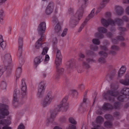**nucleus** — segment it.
<instances>
[{"instance_id": "f257e3e1", "label": "nucleus", "mask_w": 129, "mask_h": 129, "mask_svg": "<svg viewBox=\"0 0 129 129\" xmlns=\"http://www.w3.org/2000/svg\"><path fill=\"white\" fill-rule=\"evenodd\" d=\"M88 0H82L83 3L80 8L77 10L75 14L72 16L70 21V24L74 27L76 25L79 21L82 18L84 12V9Z\"/></svg>"}, {"instance_id": "f03ea898", "label": "nucleus", "mask_w": 129, "mask_h": 129, "mask_svg": "<svg viewBox=\"0 0 129 129\" xmlns=\"http://www.w3.org/2000/svg\"><path fill=\"white\" fill-rule=\"evenodd\" d=\"M53 98L52 92L49 91L41 101V104L43 107H45L50 104Z\"/></svg>"}, {"instance_id": "7ed1b4c3", "label": "nucleus", "mask_w": 129, "mask_h": 129, "mask_svg": "<svg viewBox=\"0 0 129 129\" xmlns=\"http://www.w3.org/2000/svg\"><path fill=\"white\" fill-rule=\"evenodd\" d=\"M2 60L3 63L7 67V70L10 72L11 71V68L10 66L11 65L12 62L11 55L9 53L6 54L2 58Z\"/></svg>"}, {"instance_id": "20e7f679", "label": "nucleus", "mask_w": 129, "mask_h": 129, "mask_svg": "<svg viewBox=\"0 0 129 129\" xmlns=\"http://www.w3.org/2000/svg\"><path fill=\"white\" fill-rule=\"evenodd\" d=\"M61 107L60 106L55 105L54 109L50 111V117L47 119L48 122H52L54 121L58 112L61 110Z\"/></svg>"}, {"instance_id": "39448f33", "label": "nucleus", "mask_w": 129, "mask_h": 129, "mask_svg": "<svg viewBox=\"0 0 129 129\" xmlns=\"http://www.w3.org/2000/svg\"><path fill=\"white\" fill-rule=\"evenodd\" d=\"M119 94L118 92L110 90H108L106 92H104L103 96L104 98L110 101H114V98L111 96L116 97Z\"/></svg>"}, {"instance_id": "423d86ee", "label": "nucleus", "mask_w": 129, "mask_h": 129, "mask_svg": "<svg viewBox=\"0 0 129 129\" xmlns=\"http://www.w3.org/2000/svg\"><path fill=\"white\" fill-rule=\"evenodd\" d=\"M45 89V83L44 82H41L39 84L38 87L37 96L38 98L41 99L43 97Z\"/></svg>"}, {"instance_id": "0eeeda50", "label": "nucleus", "mask_w": 129, "mask_h": 129, "mask_svg": "<svg viewBox=\"0 0 129 129\" xmlns=\"http://www.w3.org/2000/svg\"><path fill=\"white\" fill-rule=\"evenodd\" d=\"M9 107L8 106L3 104H0V111L1 115H0V119L4 118L5 116L8 115L9 114L8 111Z\"/></svg>"}, {"instance_id": "6e6552de", "label": "nucleus", "mask_w": 129, "mask_h": 129, "mask_svg": "<svg viewBox=\"0 0 129 129\" xmlns=\"http://www.w3.org/2000/svg\"><path fill=\"white\" fill-rule=\"evenodd\" d=\"M68 96H66L62 100L60 104L56 105H59L61 107L60 109L64 111H66L68 108V104L67 103L68 99Z\"/></svg>"}, {"instance_id": "1a4fd4ad", "label": "nucleus", "mask_w": 129, "mask_h": 129, "mask_svg": "<svg viewBox=\"0 0 129 129\" xmlns=\"http://www.w3.org/2000/svg\"><path fill=\"white\" fill-rule=\"evenodd\" d=\"M98 31L99 32L95 33L94 36L95 37L99 39H102L104 38V36L101 33H105L107 32V29L104 27H100L98 28Z\"/></svg>"}, {"instance_id": "9d476101", "label": "nucleus", "mask_w": 129, "mask_h": 129, "mask_svg": "<svg viewBox=\"0 0 129 129\" xmlns=\"http://www.w3.org/2000/svg\"><path fill=\"white\" fill-rule=\"evenodd\" d=\"M56 58L55 60V63L57 66H59L61 63L62 56L61 54L60 51L58 49L56 50Z\"/></svg>"}, {"instance_id": "9b49d317", "label": "nucleus", "mask_w": 129, "mask_h": 129, "mask_svg": "<svg viewBox=\"0 0 129 129\" xmlns=\"http://www.w3.org/2000/svg\"><path fill=\"white\" fill-rule=\"evenodd\" d=\"M18 48L17 55L19 57L22 55V48L23 46V38L19 37L18 39Z\"/></svg>"}, {"instance_id": "f8f14e48", "label": "nucleus", "mask_w": 129, "mask_h": 129, "mask_svg": "<svg viewBox=\"0 0 129 129\" xmlns=\"http://www.w3.org/2000/svg\"><path fill=\"white\" fill-rule=\"evenodd\" d=\"M46 29V24L44 22H41L39 25L38 28V31L41 35L44 37L43 33L44 32Z\"/></svg>"}, {"instance_id": "ddd939ff", "label": "nucleus", "mask_w": 129, "mask_h": 129, "mask_svg": "<svg viewBox=\"0 0 129 129\" xmlns=\"http://www.w3.org/2000/svg\"><path fill=\"white\" fill-rule=\"evenodd\" d=\"M54 5L52 2H50L45 10V13L47 15L50 14L53 11Z\"/></svg>"}, {"instance_id": "4468645a", "label": "nucleus", "mask_w": 129, "mask_h": 129, "mask_svg": "<svg viewBox=\"0 0 129 129\" xmlns=\"http://www.w3.org/2000/svg\"><path fill=\"white\" fill-rule=\"evenodd\" d=\"M68 68L71 70H77L78 73L81 72V71L79 70L80 67L78 66L74 62H69Z\"/></svg>"}, {"instance_id": "2eb2a0df", "label": "nucleus", "mask_w": 129, "mask_h": 129, "mask_svg": "<svg viewBox=\"0 0 129 129\" xmlns=\"http://www.w3.org/2000/svg\"><path fill=\"white\" fill-rule=\"evenodd\" d=\"M96 61L95 60L90 58H86L85 61H83L82 62V66L84 67L87 68H89L90 67L89 63L90 62H95Z\"/></svg>"}, {"instance_id": "dca6fc26", "label": "nucleus", "mask_w": 129, "mask_h": 129, "mask_svg": "<svg viewBox=\"0 0 129 129\" xmlns=\"http://www.w3.org/2000/svg\"><path fill=\"white\" fill-rule=\"evenodd\" d=\"M19 90L18 89H15L14 91L13 94V103L14 106L15 107H17L18 106L17 105L18 104V99L17 97V95L19 94Z\"/></svg>"}, {"instance_id": "f3484780", "label": "nucleus", "mask_w": 129, "mask_h": 129, "mask_svg": "<svg viewBox=\"0 0 129 129\" xmlns=\"http://www.w3.org/2000/svg\"><path fill=\"white\" fill-rule=\"evenodd\" d=\"M124 79L119 80V82L122 84L126 86L129 85V73H127L125 75Z\"/></svg>"}, {"instance_id": "a211bd4d", "label": "nucleus", "mask_w": 129, "mask_h": 129, "mask_svg": "<svg viewBox=\"0 0 129 129\" xmlns=\"http://www.w3.org/2000/svg\"><path fill=\"white\" fill-rule=\"evenodd\" d=\"M100 47L101 50L105 51H100L99 53V54L101 57H107V53L106 52L108 50L107 47L106 46L101 45L100 46Z\"/></svg>"}, {"instance_id": "6ab92c4d", "label": "nucleus", "mask_w": 129, "mask_h": 129, "mask_svg": "<svg viewBox=\"0 0 129 129\" xmlns=\"http://www.w3.org/2000/svg\"><path fill=\"white\" fill-rule=\"evenodd\" d=\"M21 95L23 96L26 95L27 91V87L24 79H22L21 80Z\"/></svg>"}, {"instance_id": "aec40b11", "label": "nucleus", "mask_w": 129, "mask_h": 129, "mask_svg": "<svg viewBox=\"0 0 129 129\" xmlns=\"http://www.w3.org/2000/svg\"><path fill=\"white\" fill-rule=\"evenodd\" d=\"M44 58V56L43 55H40L36 57L34 59L35 64L37 66L43 60Z\"/></svg>"}, {"instance_id": "412c9836", "label": "nucleus", "mask_w": 129, "mask_h": 129, "mask_svg": "<svg viewBox=\"0 0 129 129\" xmlns=\"http://www.w3.org/2000/svg\"><path fill=\"white\" fill-rule=\"evenodd\" d=\"M43 37H42V35L41 36V37L36 42L35 45V47L36 49H39L41 46L43 44H42V38Z\"/></svg>"}, {"instance_id": "4be33fe9", "label": "nucleus", "mask_w": 129, "mask_h": 129, "mask_svg": "<svg viewBox=\"0 0 129 129\" xmlns=\"http://www.w3.org/2000/svg\"><path fill=\"white\" fill-rule=\"evenodd\" d=\"M101 22L102 25L106 27L108 26L109 24L112 26L115 25V24H111V22L108 20V19H103L101 20Z\"/></svg>"}, {"instance_id": "5701e85b", "label": "nucleus", "mask_w": 129, "mask_h": 129, "mask_svg": "<svg viewBox=\"0 0 129 129\" xmlns=\"http://www.w3.org/2000/svg\"><path fill=\"white\" fill-rule=\"evenodd\" d=\"M113 108L112 106L108 103H105L101 109V110H108L109 109H112Z\"/></svg>"}, {"instance_id": "b1692460", "label": "nucleus", "mask_w": 129, "mask_h": 129, "mask_svg": "<svg viewBox=\"0 0 129 129\" xmlns=\"http://www.w3.org/2000/svg\"><path fill=\"white\" fill-rule=\"evenodd\" d=\"M124 10L120 6H116L115 7V12L119 15H120L123 13Z\"/></svg>"}, {"instance_id": "393cba45", "label": "nucleus", "mask_w": 129, "mask_h": 129, "mask_svg": "<svg viewBox=\"0 0 129 129\" xmlns=\"http://www.w3.org/2000/svg\"><path fill=\"white\" fill-rule=\"evenodd\" d=\"M85 105V104L83 103L79 106L78 109V111L79 112L81 113H82L86 111L87 109V108L84 107Z\"/></svg>"}, {"instance_id": "a878e982", "label": "nucleus", "mask_w": 129, "mask_h": 129, "mask_svg": "<svg viewBox=\"0 0 129 129\" xmlns=\"http://www.w3.org/2000/svg\"><path fill=\"white\" fill-rule=\"evenodd\" d=\"M111 14L110 13L107 12L106 14V19H108V20L111 22V24H115V22H114V21L111 18Z\"/></svg>"}, {"instance_id": "bb28decb", "label": "nucleus", "mask_w": 129, "mask_h": 129, "mask_svg": "<svg viewBox=\"0 0 129 129\" xmlns=\"http://www.w3.org/2000/svg\"><path fill=\"white\" fill-rule=\"evenodd\" d=\"M121 92L124 95H129V88L125 87L123 88L121 91Z\"/></svg>"}, {"instance_id": "cd10ccee", "label": "nucleus", "mask_w": 129, "mask_h": 129, "mask_svg": "<svg viewBox=\"0 0 129 129\" xmlns=\"http://www.w3.org/2000/svg\"><path fill=\"white\" fill-rule=\"evenodd\" d=\"M95 11V9H93L91 11V13L89 14L87 17L86 18L85 21L86 22L90 19L93 17L94 15V12Z\"/></svg>"}, {"instance_id": "c85d7f7f", "label": "nucleus", "mask_w": 129, "mask_h": 129, "mask_svg": "<svg viewBox=\"0 0 129 129\" xmlns=\"http://www.w3.org/2000/svg\"><path fill=\"white\" fill-rule=\"evenodd\" d=\"M114 22H115V24L116 23L119 27L123 25V21L122 20L120 19L117 18H116Z\"/></svg>"}, {"instance_id": "c756f323", "label": "nucleus", "mask_w": 129, "mask_h": 129, "mask_svg": "<svg viewBox=\"0 0 129 129\" xmlns=\"http://www.w3.org/2000/svg\"><path fill=\"white\" fill-rule=\"evenodd\" d=\"M61 30V27L60 23H58L55 26V33H58Z\"/></svg>"}, {"instance_id": "7c9ffc66", "label": "nucleus", "mask_w": 129, "mask_h": 129, "mask_svg": "<svg viewBox=\"0 0 129 129\" xmlns=\"http://www.w3.org/2000/svg\"><path fill=\"white\" fill-rule=\"evenodd\" d=\"M21 69L20 67L18 68L16 70V80H17L19 79L20 76V75L21 73Z\"/></svg>"}, {"instance_id": "2f4dec72", "label": "nucleus", "mask_w": 129, "mask_h": 129, "mask_svg": "<svg viewBox=\"0 0 129 129\" xmlns=\"http://www.w3.org/2000/svg\"><path fill=\"white\" fill-rule=\"evenodd\" d=\"M56 73L62 75L64 71V69L63 68L58 67L59 66H57L56 65Z\"/></svg>"}, {"instance_id": "473e14b6", "label": "nucleus", "mask_w": 129, "mask_h": 129, "mask_svg": "<svg viewBox=\"0 0 129 129\" xmlns=\"http://www.w3.org/2000/svg\"><path fill=\"white\" fill-rule=\"evenodd\" d=\"M118 29L119 31L120 35H124V33L126 31V29L125 27L121 26H119L118 28Z\"/></svg>"}, {"instance_id": "72a5a7b5", "label": "nucleus", "mask_w": 129, "mask_h": 129, "mask_svg": "<svg viewBox=\"0 0 129 129\" xmlns=\"http://www.w3.org/2000/svg\"><path fill=\"white\" fill-rule=\"evenodd\" d=\"M114 75V73H110L107 75L106 77V79L108 81L111 80L113 78Z\"/></svg>"}, {"instance_id": "f704fd0d", "label": "nucleus", "mask_w": 129, "mask_h": 129, "mask_svg": "<svg viewBox=\"0 0 129 129\" xmlns=\"http://www.w3.org/2000/svg\"><path fill=\"white\" fill-rule=\"evenodd\" d=\"M103 118L101 116H98L96 118V121L99 124H101L104 121Z\"/></svg>"}, {"instance_id": "c9c22d12", "label": "nucleus", "mask_w": 129, "mask_h": 129, "mask_svg": "<svg viewBox=\"0 0 129 129\" xmlns=\"http://www.w3.org/2000/svg\"><path fill=\"white\" fill-rule=\"evenodd\" d=\"M110 0H103L101 4L100 8L101 9L105 7L106 4L108 3Z\"/></svg>"}, {"instance_id": "e433bc0d", "label": "nucleus", "mask_w": 129, "mask_h": 129, "mask_svg": "<svg viewBox=\"0 0 129 129\" xmlns=\"http://www.w3.org/2000/svg\"><path fill=\"white\" fill-rule=\"evenodd\" d=\"M86 55L88 56H93L96 55V54L90 50H87L86 52Z\"/></svg>"}, {"instance_id": "4c0bfd02", "label": "nucleus", "mask_w": 129, "mask_h": 129, "mask_svg": "<svg viewBox=\"0 0 129 129\" xmlns=\"http://www.w3.org/2000/svg\"><path fill=\"white\" fill-rule=\"evenodd\" d=\"M90 49L91 50L94 51H97L98 50V47L96 45H91L90 47Z\"/></svg>"}, {"instance_id": "58836bf2", "label": "nucleus", "mask_w": 129, "mask_h": 129, "mask_svg": "<svg viewBox=\"0 0 129 129\" xmlns=\"http://www.w3.org/2000/svg\"><path fill=\"white\" fill-rule=\"evenodd\" d=\"M6 70L5 67L4 66H0V77L3 74L4 72Z\"/></svg>"}, {"instance_id": "ea45409f", "label": "nucleus", "mask_w": 129, "mask_h": 129, "mask_svg": "<svg viewBox=\"0 0 129 129\" xmlns=\"http://www.w3.org/2000/svg\"><path fill=\"white\" fill-rule=\"evenodd\" d=\"M92 42L94 44L96 45H99L100 44V42L99 39H94L92 40Z\"/></svg>"}, {"instance_id": "a19ab883", "label": "nucleus", "mask_w": 129, "mask_h": 129, "mask_svg": "<svg viewBox=\"0 0 129 129\" xmlns=\"http://www.w3.org/2000/svg\"><path fill=\"white\" fill-rule=\"evenodd\" d=\"M6 45V42L5 41L0 43V46L3 50L5 49Z\"/></svg>"}, {"instance_id": "79ce46f5", "label": "nucleus", "mask_w": 129, "mask_h": 129, "mask_svg": "<svg viewBox=\"0 0 129 129\" xmlns=\"http://www.w3.org/2000/svg\"><path fill=\"white\" fill-rule=\"evenodd\" d=\"M104 125L105 127H110L112 126V124L110 122L107 121L105 122Z\"/></svg>"}, {"instance_id": "37998d69", "label": "nucleus", "mask_w": 129, "mask_h": 129, "mask_svg": "<svg viewBox=\"0 0 129 129\" xmlns=\"http://www.w3.org/2000/svg\"><path fill=\"white\" fill-rule=\"evenodd\" d=\"M69 121L70 123L72 124H77L76 122L73 117H70L69 119Z\"/></svg>"}, {"instance_id": "c03bdc74", "label": "nucleus", "mask_w": 129, "mask_h": 129, "mask_svg": "<svg viewBox=\"0 0 129 129\" xmlns=\"http://www.w3.org/2000/svg\"><path fill=\"white\" fill-rule=\"evenodd\" d=\"M4 11L3 9L0 10V22L3 20V18Z\"/></svg>"}, {"instance_id": "a18cd8bd", "label": "nucleus", "mask_w": 129, "mask_h": 129, "mask_svg": "<svg viewBox=\"0 0 129 129\" xmlns=\"http://www.w3.org/2000/svg\"><path fill=\"white\" fill-rule=\"evenodd\" d=\"M48 49V48L47 47H45L44 48L42 53V55H45V54L47 53Z\"/></svg>"}, {"instance_id": "49530a36", "label": "nucleus", "mask_w": 129, "mask_h": 129, "mask_svg": "<svg viewBox=\"0 0 129 129\" xmlns=\"http://www.w3.org/2000/svg\"><path fill=\"white\" fill-rule=\"evenodd\" d=\"M53 22L54 24L56 23H60L58 21L56 16H54L53 17Z\"/></svg>"}, {"instance_id": "de8ad7c7", "label": "nucleus", "mask_w": 129, "mask_h": 129, "mask_svg": "<svg viewBox=\"0 0 129 129\" xmlns=\"http://www.w3.org/2000/svg\"><path fill=\"white\" fill-rule=\"evenodd\" d=\"M1 86L3 89H5L6 88L7 84L6 82L3 81L1 84Z\"/></svg>"}, {"instance_id": "09e8293b", "label": "nucleus", "mask_w": 129, "mask_h": 129, "mask_svg": "<svg viewBox=\"0 0 129 129\" xmlns=\"http://www.w3.org/2000/svg\"><path fill=\"white\" fill-rule=\"evenodd\" d=\"M86 22L85 21H84V22L81 25L79 29L78 30V32L79 33L82 30L84 26L86 24Z\"/></svg>"}, {"instance_id": "8fccbe9b", "label": "nucleus", "mask_w": 129, "mask_h": 129, "mask_svg": "<svg viewBox=\"0 0 129 129\" xmlns=\"http://www.w3.org/2000/svg\"><path fill=\"white\" fill-rule=\"evenodd\" d=\"M125 96L123 94L119 96L117 98V99L120 101L122 102L124 99L125 98Z\"/></svg>"}, {"instance_id": "3c124183", "label": "nucleus", "mask_w": 129, "mask_h": 129, "mask_svg": "<svg viewBox=\"0 0 129 129\" xmlns=\"http://www.w3.org/2000/svg\"><path fill=\"white\" fill-rule=\"evenodd\" d=\"M67 31L68 29L67 28L64 29L61 34V36L63 37L66 36L67 34Z\"/></svg>"}, {"instance_id": "603ef678", "label": "nucleus", "mask_w": 129, "mask_h": 129, "mask_svg": "<svg viewBox=\"0 0 129 129\" xmlns=\"http://www.w3.org/2000/svg\"><path fill=\"white\" fill-rule=\"evenodd\" d=\"M74 12L73 9L72 8H70L68 9V13L70 14H73Z\"/></svg>"}, {"instance_id": "864d4df0", "label": "nucleus", "mask_w": 129, "mask_h": 129, "mask_svg": "<svg viewBox=\"0 0 129 129\" xmlns=\"http://www.w3.org/2000/svg\"><path fill=\"white\" fill-rule=\"evenodd\" d=\"M99 124L96 121L95 122H92V124L93 127L95 128H98L100 126V125L98 124Z\"/></svg>"}, {"instance_id": "5fc2aeb1", "label": "nucleus", "mask_w": 129, "mask_h": 129, "mask_svg": "<svg viewBox=\"0 0 129 129\" xmlns=\"http://www.w3.org/2000/svg\"><path fill=\"white\" fill-rule=\"evenodd\" d=\"M67 129H76V127L75 125L70 124Z\"/></svg>"}, {"instance_id": "6e6d98bb", "label": "nucleus", "mask_w": 129, "mask_h": 129, "mask_svg": "<svg viewBox=\"0 0 129 129\" xmlns=\"http://www.w3.org/2000/svg\"><path fill=\"white\" fill-rule=\"evenodd\" d=\"M101 63H104L106 62V60L105 58L101 57L98 60Z\"/></svg>"}, {"instance_id": "4d7b16f0", "label": "nucleus", "mask_w": 129, "mask_h": 129, "mask_svg": "<svg viewBox=\"0 0 129 129\" xmlns=\"http://www.w3.org/2000/svg\"><path fill=\"white\" fill-rule=\"evenodd\" d=\"M79 59L80 60H82L83 58L85 57V56L83 54L81 53L79 55Z\"/></svg>"}, {"instance_id": "13d9d810", "label": "nucleus", "mask_w": 129, "mask_h": 129, "mask_svg": "<svg viewBox=\"0 0 129 129\" xmlns=\"http://www.w3.org/2000/svg\"><path fill=\"white\" fill-rule=\"evenodd\" d=\"M117 39L119 40L124 41L125 40L124 38L120 36H118L116 37Z\"/></svg>"}, {"instance_id": "bf43d9fd", "label": "nucleus", "mask_w": 129, "mask_h": 129, "mask_svg": "<svg viewBox=\"0 0 129 129\" xmlns=\"http://www.w3.org/2000/svg\"><path fill=\"white\" fill-rule=\"evenodd\" d=\"M120 105L119 102H116L114 105V107L116 109H118L120 107Z\"/></svg>"}, {"instance_id": "052dcab7", "label": "nucleus", "mask_w": 129, "mask_h": 129, "mask_svg": "<svg viewBox=\"0 0 129 129\" xmlns=\"http://www.w3.org/2000/svg\"><path fill=\"white\" fill-rule=\"evenodd\" d=\"M111 49L114 50H117L119 49V48L116 46L113 45L111 47Z\"/></svg>"}, {"instance_id": "680f3d73", "label": "nucleus", "mask_w": 129, "mask_h": 129, "mask_svg": "<svg viewBox=\"0 0 129 129\" xmlns=\"http://www.w3.org/2000/svg\"><path fill=\"white\" fill-rule=\"evenodd\" d=\"M24 128L25 127L23 124V123H21L18 126V129H24Z\"/></svg>"}, {"instance_id": "e2e57ef3", "label": "nucleus", "mask_w": 129, "mask_h": 129, "mask_svg": "<svg viewBox=\"0 0 129 129\" xmlns=\"http://www.w3.org/2000/svg\"><path fill=\"white\" fill-rule=\"evenodd\" d=\"M105 118L107 119H110L112 118V116L109 114L106 115L105 116Z\"/></svg>"}, {"instance_id": "0e129e2a", "label": "nucleus", "mask_w": 129, "mask_h": 129, "mask_svg": "<svg viewBox=\"0 0 129 129\" xmlns=\"http://www.w3.org/2000/svg\"><path fill=\"white\" fill-rule=\"evenodd\" d=\"M66 118L64 116H63L61 117L60 119V120L61 122H65L66 121Z\"/></svg>"}, {"instance_id": "69168bd1", "label": "nucleus", "mask_w": 129, "mask_h": 129, "mask_svg": "<svg viewBox=\"0 0 129 129\" xmlns=\"http://www.w3.org/2000/svg\"><path fill=\"white\" fill-rule=\"evenodd\" d=\"M71 92L72 93V95L73 96H74L76 95V96H77L78 94V93L76 90H72L71 91Z\"/></svg>"}, {"instance_id": "338daca9", "label": "nucleus", "mask_w": 129, "mask_h": 129, "mask_svg": "<svg viewBox=\"0 0 129 129\" xmlns=\"http://www.w3.org/2000/svg\"><path fill=\"white\" fill-rule=\"evenodd\" d=\"M52 42L53 45H55L57 44V40L56 38L55 37L53 39Z\"/></svg>"}, {"instance_id": "774afa93", "label": "nucleus", "mask_w": 129, "mask_h": 129, "mask_svg": "<svg viewBox=\"0 0 129 129\" xmlns=\"http://www.w3.org/2000/svg\"><path fill=\"white\" fill-rule=\"evenodd\" d=\"M120 70L125 73L126 70V67L125 66H123L121 67Z\"/></svg>"}]
</instances>
